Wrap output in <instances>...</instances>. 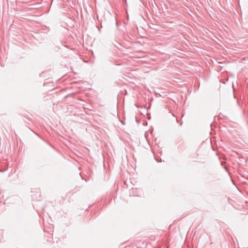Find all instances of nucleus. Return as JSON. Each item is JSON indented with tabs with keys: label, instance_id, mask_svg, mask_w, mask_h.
I'll use <instances>...</instances> for the list:
<instances>
[{
	"label": "nucleus",
	"instance_id": "obj_1",
	"mask_svg": "<svg viewBox=\"0 0 248 248\" xmlns=\"http://www.w3.org/2000/svg\"><path fill=\"white\" fill-rule=\"evenodd\" d=\"M0 171H1V170H0Z\"/></svg>",
	"mask_w": 248,
	"mask_h": 248
}]
</instances>
